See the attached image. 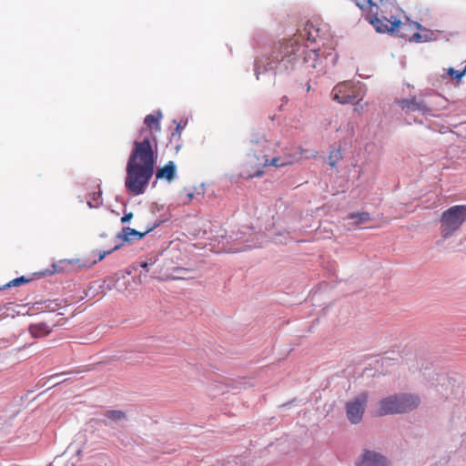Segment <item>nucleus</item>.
I'll use <instances>...</instances> for the list:
<instances>
[{
    "instance_id": "f8f14e48",
    "label": "nucleus",
    "mask_w": 466,
    "mask_h": 466,
    "mask_svg": "<svg viewBox=\"0 0 466 466\" xmlns=\"http://www.w3.org/2000/svg\"><path fill=\"white\" fill-rule=\"evenodd\" d=\"M360 466H389L388 460L375 452L370 451H365L361 456V460L359 462Z\"/></svg>"
},
{
    "instance_id": "6e6552de",
    "label": "nucleus",
    "mask_w": 466,
    "mask_h": 466,
    "mask_svg": "<svg viewBox=\"0 0 466 466\" xmlns=\"http://www.w3.org/2000/svg\"><path fill=\"white\" fill-rule=\"evenodd\" d=\"M366 404L367 395L364 393L346 404L347 418L352 424H357L362 420Z\"/></svg>"
},
{
    "instance_id": "423d86ee",
    "label": "nucleus",
    "mask_w": 466,
    "mask_h": 466,
    "mask_svg": "<svg viewBox=\"0 0 466 466\" xmlns=\"http://www.w3.org/2000/svg\"><path fill=\"white\" fill-rule=\"evenodd\" d=\"M391 25V33H394L398 36L408 39L410 41H427L430 38L429 35H431L430 31L422 29L419 23L411 22L408 19L404 22L394 21Z\"/></svg>"
},
{
    "instance_id": "dca6fc26",
    "label": "nucleus",
    "mask_w": 466,
    "mask_h": 466,
    "mask_svg": "<svg viewBox=\"0 0 466 466\" xmlns=\"http://www.w3.org/2000/svg\"><path fill=\"white\" fill-rule=\"evenodd\" d=\"M52 328L45 322L31 324L29 332L34 338H43L50 334Z\"/></svg>"
},
{
    "instance_id": "cd10ccee",
    "label": "nucleus",
    "mask_w": 466,
    "mask_h": 466,
    "mask_svg": "<svg viewBox=\"0 0 466 466\" xmlns=\"http://www.w3.org/2000/svg\"><path fill=\"white\" fill-rule=\"evenodd\" d=\"M102 423H103L104 425H108V422H107V420H102Z\"/></svg>"
},
{
    "instance_id": "9d476101",
    "label": "nucleus",
    "mask_w": 466,
    "mask_h": 466,
    "mask_svg": "<svg viewBox=\"0 0 466 466\" xmlns=\"http://www.w3.org/2000/svg\"><path fill=\"white\" fill-rule=\"evenodd\" d=\"M397 104L406 113L420 112L422 115H427L431 112L428 106L423 101L418 100L416 96L399 99Z\"/></svg>"
},
{
    "instance_id": "2eb2a0df",
    "label": "nucleus",
    "mask_w": 466,
    "mask_h": 466,
    "mask_svg": "<svg viewBox=\"0 0 466 466\" xmlns=\"http://www.w3.org/2000/svg\"><path fill=\"white\" fill-rule=\"evenodd\" d=\"M155 228H156V225H153L151 227H148L144 232H139L131 228L125 227L122 229L121 237L126 240L141 239L146 234H147L148 232L153 230Z\"/></svg>"
},
{
    "instance_id": "7ed1b4c3",
    "label": "nucleus",
    "mask_w": 466,
    "mask_h": 466,
    "mask_svg": "<svg viewBox=\"0 0 466 466\" xmlns=\"http://www.w3.org/2000/svg\"><path fill=\"white\" fill-rule=\"evenodd\" d=\"M255 146L252 148L253 153L248 155L243 170L241 171L240 175L243 178L259 177L263 176L265 167H285L292 165L298 160L294 156H287L285 157H274L269 159L267 152L268 142L263 137L257 140Z\"/></svg>"
},
{
    "instance_id": "20e7f679",
    "label": "nucleus",
    "mask_w": 466,
    "mask_h": 466,
    "mask_svg": "<svg viewBox=\"0 0 466 466\" xmlns=\"http://www.w3.org/2000/svg\"><path fill=\"white\" fill-rule=\"evenodd\" d=\"M420 404V398L416 394L400 393L383 398L378 403L376 416L408 413L416 410Z\"/></svg>"
},
{
    "instance_id": "f3484780",
    "label": "nucleus",
    "mask_w": 466,
    "mask_h": 466,
    "mask_svg": "<svg viewBox=\"0 0 466 466\" xmlns=\"http://www.w3.org/2000/svg\"><path fill=\"white\" fill-rule=\"evenodd\" d=\"M118 248H119V246H115L113 248H111L109 250L99 252L97 258L89 259L88 261H86L85 263H82V264H79L78 266L79 267H84V268H90L93 265H95L97 261H101L106 255H108V254L112 253L113 251L116 250Z\"/></svg>"
},
{
    "instance_id": "ddd939ff",
    "label": "nucleus",
    "mask_w": 466,
    "mask_h": 466,
    "mask_svg": "<svg viewBox=\"0 0 466 466\" xmlns=\"http://www.w3.org/2000/svg\"><path fill=\"white\" fill-rule=\"evenodd\" d=\"M177 175V167L173 161H168L164 167L157 169V179L172 181Z\"/></svg>"
},
{
    "instance_id": "39448f33",
    "label": "nucleus",
    "mask_w": 466,
    "mask_h": 466,
    "mask_svg": "<svg viewBox=\"0 0 466 466\" xmlns=\"http://www.w3.org/2000/svg\"><path fill=\"white\" fill-rule=\"evenodd\" d=\"M466 220V205L453 206L441 218V234L443 238L451 237Z\"/></svg>"
},
{
    "instance_id": "1a4fd4ad",
    "label": "nucleus",
    "mask_w": 466,
    "mask_h": 466,
    "mask_svg": "<svg viewBox=\"0 0 466 466\" xmlns=\"http://www.w3.org/2000/svg\"><path fill=\"white\" fill-rule=\"evenodd\" d=\"M161 112L149 114L144 119V127L140 129L138 137L141 138H157L156 133L160 131Z\"/></svg>"
},
{
    "instance_id": "0eeeda50",
    "label": "nucleus",
    "mask_w": 466,
    "mask_h": 466,
    "mask_svg": "<svg viewBox=\"0 0 466 466\" xmlns=\"http://www.w3.org/2000/svg\"><path fill=\"white\" fill-rule=\"evenodd\" d=\"M360 86L350 83H340L331 91L332 99L339 104H356L361 100Z\"/></svg>"
},
{
    "instance_id": "6ab92c4d",
    "label": "nucleus",
    "mask_w": 466,
    "mask_h": 466,
    "mask_svg": "<svg viewBox=\"0 0 466 466\" xmlns=\"http://www.w3.org/2000/svg\"><path fill=\"white\" fill-rule=\"evenodd\" d=\"M104 416L111 420V421H118V420H122L124 419H126V414L125 412L121 411V410H106L105 413H104Z\"/></svg>"
},
{
    "instance_id": "b1692460",
    "label": "nucleus",
    "mask_w": 466,
    "mask_h": 466,
    "mask_svg": "<svg viewBox=\"0 0 466 466\" xmlns=\"http://www.w3.org/2000/svg\"><path fill=\"white\" fill-rule=\"evenodd\" d=\"M329 158V165L331 167H335L336 161L338 159L341 158V154H340L339 149L337 150V152H331V154H330Z\"/></svg>"
},
{
    "instance_id": "f257e3e1",
    "label": "nucleus",
    "mask_w": 466,
    "mask_h": 466,
    "mask_svg": "<svg viewBox=\"0 0 466 466\" xmlns=\"http://www.w3.org/2000/svg\"><path fill=\"white\" fill-rule=\"evenodd\" d=\"M302 56L305 69H315L319 60L317 50L305 48L299 43L297 37L274 45L269 54L256 58L254 71L257 79L265 72L274 71L282 74L293 69Z\"/></svg>"
},
{
    "instance_id": "f03ea898",
    "label": "nucleus",
    "mask_w": 466,
    "mask_h": 466,
    "mask_svg": "<svg viewBox=\"0 0 466 466\" xmlns=\"http://www.w3.org/2000/svg\"><path fill=\"white\" fill-rule=\"evenodd\" d=\"M157 159V138L137 137L126 167L125 187L132 196L146 192Z\"/></svg>"
},
{
    "instance_id": "4468645a",
    "label": "nucleus",
    "mask_w": 466,
    "mask_h": 466,
    "mask_svg": "<svg viewBox=\"0 0 466 466\" xmlns=\"http://www.w3.org/2000/svg\"><path fill=\"white\" fill-rule=\"evenodd\" d=\"M299 37L301 39L306 38L311 43H316L318 37H319V29L309 22L305 25L303 31L300 32Z\"/></svg>"
},
{
    "instance_id": "bb28decb",
    "label": "nucleus",
    "mask_w": 466,
    "mask_h": 466,
    "mask_svg": "<svg viewBox=\"0 0 466 466\" xmlns=\"http://www.w3.org/2000/svg\"><path fill=\"white\" fill-rule=\"evenodd\" d=\"M187 198H188V202L191 201L193 198V194L192 193L187 194Z\"/></svg>"
},
{
    "instance_id": "aec40b11",
    "label": "nucleus",
    "mask_w": 466,
    "mask_h": 466,
    "mask_svg": "<svg viewBox=\"0 0 466 466\" xmlns=\"http://www.w3.org/2000/svg\"><path fill=\"white\" fill-rule=\"evenodd\" d=\"M102 192L98 189L97 192H94L90 195L89 199L87 200V205L89 208H98L102 204L101 200Z\"/></svg>"
},
{
    "instance_id": "393cba45",
    "label": "nucleus",
    "mask_w": 466,
    "mask_h": 466,
    "mask_svg": "<svg viewBox=\"0 0 466 466\" xmlns=\"http://www.w3.org/2000/svg\"><path fill=\"white\" fill-rule=\"evenodd\" d=\"M133 217V214L132 213H128V214H125L122 218H121V222L122 223H127Z\"/></svg>"
},
{
    "instance_id": "a878e982",
    "label": "nucleus",
    "mask_w": 466,
    "mask_h": 466,
    "mask_svg": "<svg viewBox=\"0 0 466 466\" xmlns=\"http://www.w3.org/2000/svg\"><path fill=\"white\" fill-rule=\"evenodd\" d=\"M140 267L143 268H147L148 267V263L147 262H141L140 263Z\"/></svg>"
},
{
    "instance_id": "412c9836",
    "label": "nucleus",
    "mask_w": 466,
    "mask_h": 466,
    "mask_svg": "<svg viewBox=\"0 0 466 466\" xmlns=\"http://www.w3.org/2000/svg\"><path fill=\"white\" fill-rule=\"evenodd\" d=\"M30 281H31V279L21 276L19 278L14 279L13 280L9 281L8 283H6L5 285H4L2 287L0 286V290L5 289L6 288L17 287L22 284H26Z\"/></svg>"
},
{
    "instance_id": "a211bd4d",
    "label": "nucleus",
    "mask_w": 466,
    "mask_h": 466,
    "mask_svg": "<svg viewBox=\"0 0 466 466\" xmlns=\"http://www.w3.org/2000/svg\"><path fill=\"white\" fill-rule=\"evenodd\" d=\"M348 219H354L356 225L362 224L370 220V216L368 212L350 213L347 216Z\"/></svg>"
},
{
    "instance_id": "4be33fe9",
    "label": "nucleus",
    "mask_w": 466,
    "mask_h": 466,
    "mask_svg": "<svg viewBox=\"0 0 466 466\" xmlns=\"http://www.w3.org/2000/svg\"><path fill=\"white\" fill-rule=\"evenodd\" d=\"M355 3L361 10H365L369 7L370 9V15L374 13V7L378 9V6L372 2V0H356Z\"/></svg>"
},
{
    "instance_id": "9b49d317",
    "label": "nucleus",
    "mask_w": 466,
    "mask_h": 466,
    "mask_svg": "<svg viewBox=\"0 0 466 466\" xmlns=\"http://www.w3.org/2000/svg\"><path fill=\"white\" fill-rule=\"evenodd\" d=\"M366 19L375 27L376 31L379 33H391V24L394 21H400L394 15H390V17L381 15V18H380L378 16L377 11L374 13V15H368Z\"/></svg>"
},
{
    "instance_id": "5701e85b",
    "label": "nucleus",
    "mask_w": 466,
    "mask_h": 466,
    "mask_svg": "<svg viewBox=\"0 0 466 466\" xmlns=\"http://www.w3.org/2000/svg\"><path fill=\"white\" fill-rule=\"evenodd\" d=\"M448 74L457 81H460L462 78V76L466 75V66L461 71H458L453 68H449Z\"/></svg>"
}]
</instances>
